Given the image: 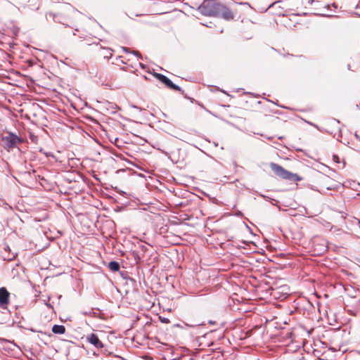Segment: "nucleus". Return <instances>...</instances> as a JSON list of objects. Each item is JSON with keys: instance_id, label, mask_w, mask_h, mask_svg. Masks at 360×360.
I'll return each instance as SVG.
<instances>
[{"instance_id": "1", "label": "nucleus", "mask_w": 360, "mask_h": 360, "mask_svg": "<svg viewBox=\"0 0 360 360\" xmlns=\"http://www.w3.org/2000/svg\"><path fill=\"white\" fill-rule=\"evenodd\" d=\"M270 167L276 175L283 179H287L291 181H299L302 179L297 174H293L287 171L276 163L271 162L270 164Z\"/></svg>"}, {"instance_id": "2", "label": "nucleus", "mask_w": 360, "mask_h": 360, "mask_svg": "<svg viewBox=\"0 0 360 360\" xmlns=\"http://www.w3.org/2000/svg\"><path fill=\"white\" fill-rule=\"evenodd\" d=\"M218 10H210L209 11H205L208 14H216L215 16H219L222 18L230 20L233 18V14L232 12L225 6L220 4L218 6Z\"/></svg>"}, {"instance_id": "3", "label": "nucleus", "mask_w": 360, "mask_h": 360, "mask_svg": "<svg viewBox=\"0 0 360 360\" xmlns=\"http://www.w3.org/2000/svg\"><path fill=\"white\" fill-rule=\"evenodd\" d=\"M4 147L8 149H12L22 143V140L13 133H9L7 136L2 139Z\"/></svg>"}, {"instance_id": "4", "label": "nucleus", "mask_w": 360, "mask_h": 360, "mask_svg": "<svg viewBox=\"0 0 360 360\" xmlns=\"http://www.w3.org/2000/svg\"><path fill=\"white\" fill-rule=\"evenodd\" d=\"M220 4L216 3L212 0H205L200 6L199 10L202 14L205 15H216V14H208L205 11H209L210 10H218L217 7Z\"/></svg>"}, {"instance_id": "5", "label": "nucleus", "mask_w": 360, "mask_h": 360, "mask_svg": "<svg viewBox=\"0 0 360 360\" xmlns=\"http://www.w3.org/2000/svg\"><path fill=\"white\" fill-rule=\"evenodd\" d=\"M85 339L87 342H89L98 349H101L104 347L103 342L100 340L98 335L95 333L86 335L85 336Z\"/></svg>"}, {"instance_id": "6", "label": "nucleus", "mask_w": 360, "mask_h": 360, "mask_svg": "<svg viewBox=\"0 0 360 360\" xmlns=\"http://www.w3.org/2000/svg\"><path fill=\"white\" fill-rule=\"evenodd\" d=\"M155 77H156L160 82L165 84L167 88L173 89L174 90H181L180 87L177 85L173 84V82L165 77L163 75L155 73L154 75Z\"/></svg>"}, {"instance_id": "7", "label": "nucleus", "mask_w": 360, "mask_h": 360, "mask_svg": "<svg viewBox=\"0 0 360 360\" xmlns=\"http://www.w3.org/2000/svg\"><path fill=\"white\" fill-rule=\"evenodd\" d=\"M10 293L6 289L2 287L0 288V305L2 308L6 309L9 303Z\"/></svg>"}, {"instance_id": "8", "label": "nucleus", "mask_w": 360, "mask_h": 360, "mask_svg": "<svg viewBox=\"0 0 360 360\" xmlns=\"http://www.w3.org/2000/svg\"><path fill=\"white\" fill-rule=\"evenodd\" d=\"M52 332L55 334H64L65 332V328L62 325H54L52 327Z\"/></svg>"}, {"instance_id": "9", "label": "nucleus", "mask_w": 360, "mask_h": 360, "mask_svg": "<svg viewBox=\"0 0 360 360\" xmlns=\"http://www.w3.org/2000/svg\"><path fill=\"white\" fill-rule=\"evenodd\" d=\"M108 267L111 271H117L120 269V264L118 262L112 261L109 262Z\"/></svg>"}, {"instance_id": "10", "label": "nucleus", "mask_w": 360, "mask_h": 360, "mask_svg": "<svg viewBox=\"0 0 360 360\" xmlns=\"http://www.w3.org/2000/svg\"><path fill=\"white\" fill-rule=\"evenodd\" d=\"M333 160L338 162V157L337 155H334L333 156Z\"/></svg>"}, {"instance_id": "11", "label": "nucleus", "mask_w": 360, "mask_h": 360, "mask_svg": "<svg viewBox=\"0 0 360 360\" xmlns=\"http://www.w3.org/2000/svg\"><path fill=\"white\" fill-rule=\"evenodd\" d=\"M162 321L165 322V323H168L169 322L168 319H162Z\"/></svg>"}, {"instance_id": "12", "label": "nucleus", "mask_w": 360, "mask_h": 360, "mask_svg": "<svg viewBox=\"0 0 360 360\" xmlns=\"http://www.w3.org/2000/svg\"><path fill=\"white\" fill-rule=\"evenodd\" d=\"M237 90H244L243 89L239 88Z\"/></svg>"}]
</instances>
